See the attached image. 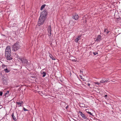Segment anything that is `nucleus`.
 <instances>
[{"mask_svg": "<svg viewBox=\"0 0 121 121\" xmlns=\"http://www.w3.org/2000/svg\"><path fill=\"white\" fill-rule=\"evenodd\" d=\"M18 59H19L21 60L22 64L25 65H26L28 64V63L27 61L26 60V59L24 57H19L18 58Z\"/></svg>", "mask_w": 121, "mask_h": 121, "instance_id": "obj_3", "label": "nucleus"}, {"mask_svg": "<svg viewBox=\"0 0 121 121\" xmlns=\"http://www.w3.org/2000/svg\"><path fill=\"white\" fill-rule=\"evenodd\" d=\"M11 53L10 48L9 46H7L5 49V54Z\"/></svg>", "mask_w": 121, "mask_h": 121, "instance_id": "obj_5", "label": "nucleus"}, {"mask_svg": "<svg viewBox=\"0 0 121 121\" xmlns=\"http://www.w3.org/2000/svg\"><path fill=\"white\" fill-rule=\"evenodd\" d=\"M23 109L24 110V111H28V110H27L24 107L23 108Z\"/></svg>", "mask_w": 121, "mask_h": 121, "instance_id": "obj_23", "label": "nucleus"}, {"mask_svg": "<svg viewBox=\"0 0 121 121\" xmlns=\"http://www.w3.org/2000/svg\"><path fill=\"white\" fill-rule=\"evenodd\" d=\"M11 53L5 54V56L6 59L8 60H10L12 59V57L11 55Z\"/></svg>", "mask_w": 121, "mask_h": 121, "instance_id": "obj_7", "label": "nucleus"}, {"mask_svg": "<svg viewBox=\"0 0 121 121\" xmlns=\"http://www.w3.org/2000/svg\"><path fill=\"white\" fill-rule=\"evenodd\" d=\"M80 113V115L84 119H86L87 118V117L86 115H85L84 114L82 113L81 112H79Z\"/></svg>", "mask_w": 121, "mask_h": 121, "instance_id": "obj_9", "label": "nucleus"}, {"mask_svg": "<svg viewBox=\"0 0 121 121\" xmlns=\"http://www.w3.org/2000/svg\"><path fill=\"white\" fill-rule=\"evenodd\" d=\"M88 85L89 86L90 85V84L89 83H88Z\"/></svg>", "mask_w": 121, "mask_h": 121, "instance_id": "obj_30", "label": "nucleus"}, {"mask_svg": "<svg viewBox=\"0 0 121 121\" xmlns=\"http://www.w3.org/2000/svg\"><path fill=\"white\" fill-rule=\"evenodd\" d=\"M68 106H67L65 108L66 109H68Z\"/></svg>", "mask_w": 121, "mask_h": 121, "instance_id": "obj_27", "label": "nucleus"}, {"mask_svg": "<svg viewBox=\"0 0 121 121\" xmlns=\"http://www.w3.org/2000/svg\"><path fill=\"white\" fill-rule=\"evenodd\" d=\"M104 32L105 34H107L109 33V31L106 29H105L104 30Z\"/></svg>", "mask_w": 121, "mask_h": 121, "instance_id": "obj_15", "label": "nucleus"}, {"mask_svg": "<svg viewBox=\"0 0 121 121\" xmlns=\"http://www.w3.org/2000/svg\"><path fill=\"white\" fill-rule=\"evenodd\" d=\"M20 46L18 42H17L15 43L12 46V50L14 51H15L20 48Z\"/></svg>", "mask_w": 121, "mask_h": 121, "instance_id": "obj_1", "label": "nucleus"}, {"mask_svg": "<svg viewBox=\"0 0 121 121\" xmlns=\"http://www.w3.org/2000/svg\"><path fill=\"white\" fill-rule=\"evenodd\" d=\"M87 112L90 115H92V113L91 112Z\"/></svg>", "mask_w": 121, "mask_h": 121, "instance_id": "obj_24", "label": "nucleus"}, {"mask_svg": "<svg viewBox=\"0 0 121 121\" xmlns=\"http://www.w3.org/2000/svg\"><path fill=\"white\" fill-rule=\"evenodd\" d=\"M108 80H106L104 79H102V80L100 81V83H103L104 82H107Z\"/></svg>", "mask_w": 121, "mask_h": 121, "instance_id": "obj_12", "label": "nucleus"}, {"mask_svg": "<svg viewBox=\"0 0 121 121\" xmlns=\"http://www.w3.org/2000/svg\"><path fill=\"white\" fill-rule=\"evenodd\" d=\"M12 117H13V119L15 121H17V119H16L15 117L14 116L13 113V115L12 116Z\"/></svg>", "mask_w": 121, "mask_h": 121, "instance_id": "obj_16", "label": "nucleus"}, {"mask_svg": "<svg viewBox=\"0 0 121 121\" xmlns=\"http://www.w3.org/2000/svg\"><path fill=\"white\" fill-rule=\"evenodd\" d=\"M41 75L43 77H44L46 75V73L45 72L41 71Z\"/></svg>", "mask_w": 121, "mask_h": 121, "instance_id": "obj_11", "label": "nucleus"}, {"mask_svg": "<svg viewBox=\"0 0 121 121\" xmlns=\"http://www.w3.org/2000/svg\"><path fill=\"white\" fill-rule=\"evenodd\" d=\"M101 35H98L96 37V39L95 41L97 42H99L101 40Z\"/></svg>", "mask_w": 121, "mask_h": 121, "instance_id": "obj_8", "label": "nucleus"}, {"mask_svg": "<svg viewBox=\"0 0 121 121\" xmlns=\"http://www.w3.org/2000/svg\"><path fill=\"white\" fill-rule=\"evenodd\" d=\"M107 97V95H105V97Z\"/></svg>", "mask_w": 121, "mask_h": 121, "instance_id": "obj_29", "label": "nucleus"}, {"mask_svg": "<svg viewBox=\"0 0 121 121\" xmlns=\"http://www.w3.org/2000/svg\"><path fill=\"white\" fill-rule=\"evenodd\" d=\"M46 5L45 4H44L42 5L41 7L40 10H42L45 6Z\"/></svg>", "mask_w": 121, "mask_h": 121, "instance_id": "obj_18", "label": "nucleus"}, {"mask_svg": "<svg viewBox=\"0 0 121 121\" xmlns=\"http://www.w3.org/2000/svg\"><path fill=\"white\" fill-rule=\"evenodd\" d=\"M46 18L40 16L38 22V24L39 26L42 25L45 22Z\"/></svg>", "mask_w": 121, "mask_h": 121, "instance_id": "obj_2", "label": "nucleus"}, {"mask_svg": "<svg viewBox=\"0 0 121 121\" xmlns=\"http://www.w3.org/2000/svg\"><path fill=\"white\" fill-rule=\"evenodd\" d=\"M9 91H7V93H5V94H4V95L6 96V95H7V93H8V94H9Z\"/></svg>", "mask_w": 121, "mask_h": 121, "instance_id": "obj_26", "label": "nucleus"}, {"mask_svg": "<svg viewBox=\"0 0 121 121\" xmlns=\"http://www.w3.org/2000/svg\"><path fill=\"white\" fill-rule=\"evenodd\" d=\"M79 76L80 77V78H81V79H82V75H80Z\"/></svg>", "mask_w": 121, "mask_h": 121, "instance_id": "obj_28", "label": "nucleus"}, {"mask_svg": "<svg viewBox=\"0 0 121 121\" xmlns=\"http://www.w3.org/2000/svg\"><path fill=\"white\" fill-rule=\"evenodd\" d=\"M2 35V36H5V35Z\"/></svg>", "mask_w": 121, "mask_h": 121, "instance_id": "obj_31", "label": "nucleus"}, {"mask_svg": "<svg viewBox=\"0 0 121 121\" xmlns=\"http://www.w3.org/2000/svg\"><path fill=\"white\" fill-rule=\"evenodd\" d=\"M80 72H81V71H80Z\"/></svg>", "mask_w": 121, "mask_h": 121, "instance_id": "obj_32", "label": "nucleus"}, {"mask_svg": "<svg viewBox=\"0 0 121 121\" xmlns=\"http://www.w3.org/2000/svg\"><path fill=\"white\" fill-rule=\"evenodd\" d=\"M2 66L4 69H6V68H7L6 65H4L3 64V65Z\"/></svg>", "mask_w": 121, "mask_h": 121, "instance_id": "obj_20", "label": "nucleus"}, {"mask_svg": "<svg viewBox=\"0 0 121 121\" xmlns=\"http://www.w3.org/2000/svg\"><path fill=\"white\" fill-rule=\"evenodd\" d=\"M4 71H5L6 73H8L9 72V71L8 69L7 68H6L5 69H4Z\"/></svg>", "mask_w": 121, "mask_h": 121, "instance_id": "obj_19", "label": "nucleus"}, {"mask_svg": "<svg viewBox=\"0 0 121 121\" xmlns=\"http://www.w3.org/2000/svg\"><path fill=\"white\" fill-rule=\"evenodd\" d=\"M47 31L48 32V35L50 38V36L51 35V29L50 25L48 27Z\"/></svg>", "mask_w": 121, "mask_h": 121, "instance_id": "obj_6", "label": "nucleus"}, {"mask_svg": "<svg viewBox=\"0 0 121 121\" xmlns=\"http://www.w3.org/2000/svg\"><path fill=\"white\" fill-rule=\"evenodd\" d=\"M93 53L95 55H96L98 54L97 52H93Z\"/></svg>", "mask_w": 121, "mask_h": 121, "instance_id": "obj_21", "label": "nucleus"}, {"mask_svg": "<svg viewBox=\"0 0 121 121\" xmlns=\"http://www.w3.org/2000/svg\"><path fill=\"white\" fill-rule=\"evenodd\" d=\"M22 101H20L19 102H16V103L17 104V105H18L19 107L21 106L22 105Z\"/></svg>", "mask_w": 121, "mask_h": 121, "instance_id": "obj_14", "label": "nucleus"}, {"mask_svg": "<svg viewBox=\"0 0 121 121\" xmlns=\"http://www.w3.org/2000/svg\"><path fill=\"white\" fill-rule=\"evenodd\" d=\"M81 37V36H78L75 39V42H76L77 43L78 41L80 39V38Z\"/></svg>", "mask_w": 121, "mask_h": 121, "instance_id": "obj_13", "label": "nucleus"}, {"mask_svg": "<svg viewBox=\"0 0 121 121\" xmlns=\"http://www.w3.org/2000/svg\"><path fill=\"white\" fill-rule=\"evenodd\" d=\"M47 14V12L46 11L44 10L42 12L40 16L46 18Z\"/></svg>", "mask_w": 121, "mask_h": 121, "instance_id": "obj_4", "label": "nucleus"}, {"mask_svg": "<svg viewBox=\"0 0 121 121\" xmlns=\"http://www.w3.org/2000/svg\"><path fill=\"white\" fill-rule=\"evenodd\" d=\"M94 83L95 84H97L98 85H99L100 84V83L98 82H95Z\"/></svg>", "mask_w": 121, "mask_h": 121, "instance_id": "obj_22", "label": "nucleus"}, {"mask_svg": "<svg viewBox=\"0 0 121 121\" xmlns=\"http://www.w3.org/2000/svg\"><path fill=\"white\" fill-rule=\"evenodd\" d=\"M3 92L2 91H0V95L2 96V95Z\"/></svg>", "mask_w": 121, "mask_h": 121, "instance_id": "obj_25", "label": "nucleus"}, {"mask_svg": "<svg viewBox=\"0 0 121 121\" xmlns=\"http://www.w3.org/2000/svg\"><path fill=\"white\" fill-rule=\"evenodd\" d=\"M49 56L50 57V58H52V60H56V59L53 57L52 55H49Z\"/></svg>", "mask_w": 121, "mask_h": 121, "instance_id": "obj_17", "label": "nucleus"}, {"mask_svg": "<svg viewBox=\"0 0 121 121\" xmlns=\"http://www.w3.org/2000/svg\"><path fill=\"white\" fill-rule=\"evenodd\" d=\"M78 18L79 16L77 14H75L73 17V18L76 20H78Z\"/></svg>", "mask_w": 121, "mask_h": 121, "instance_id": "obj_10", "label": "nucleus"}]
</instances>
